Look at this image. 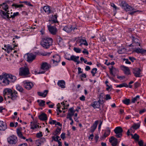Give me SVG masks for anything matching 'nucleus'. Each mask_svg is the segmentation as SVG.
Returning a JSON list of instances; mask_svg holds the SVG:
<instances>
[{
    "instance_id": "nucleus-18",
    "label": "nucleus",
    "mask_w": 146,
    "mask_h": 146,
    "mask_svg": "<svg viewBox=\"0 0 146 146\" xmlns=\"http://www.w3.org/2000/svg\"><path fill=\"white\" fill-rule=\"evenodd\" d=\"M46 142V139L44 137L36 141V144L37 146H40Z\"/></svg>"
},
{
    "instance_id": "nucleus-26",
    "label": "nucleus",
    "mask_w": 146,
    "mask_h": 146,
    "mask_svg": "<svg viewBox=\"0 0 146 146\" xmlns=\"http://www.w3.org/2000/svg\"><path fill=\"white\" fill-rule=\"evenodd\" d=\"M77 41L80 43L79 45V46H81L83 44L85 46H88V43L85 39H79Z\"/></svg>"
},
{
    "instance_id": "nucleus-17",
    "label": "nucleus",
    "mask_w": 146,
    "mask_h": 146,
    "mask_svg": "<svg viewBox=\"0 0 146 146\" xmlns=\"http://www.w3.org/2000/svg\"><path fill=\"white\" fill-rule=\"evenodd\" d=\"M131 38L133 42L132 44H133V46H140V41L139 40L133 36L131 37Z\"/></svg>"
},
{
    "instance_id": "nucleus-33",
    "label": "nucleus",
    "mask_w": 146,
    "mask_h": 146,
    "mask_svg": "<svg viewBox=\"0 0 146 146\" xmlns=\"http://www.w3.org/2000/svg\"><path fill=\"white\" fill-rule=\"evenodd\" d=\"M0 5L5 11H8L7 9H8L9 7L6 2L3 3L2 4H0Z\"/></svg>"
},
{
    "instance_id": "nucleus-47",
    "label": "nucleus",
    "mask_w": 146,
    "mask_h": 146,
    "mask_svg": "<svg viewBox=\"0 0 146 146\" xmlns=\"http://www.w3.org/2000/svg\"><path fill=\"white\" fill-rule=\"evenodd\" d=\"M60 105V104L59 103H58L57 105V114L58 115L59 114V113H61L62 111L60 109V107L59 106Z\"/></svg>"
},
{
    "instance_id": "nucleus-19",
    "label": "nucleus",
    "mask_w": 146,
    "mask_h": 146,
    "mask_svg": "<svg viewBox=\"0 0 146 146\" xmlns=\"http://www.w3.org/2000/svg\"><path fill=\"white\" fill-rule=\"evenodd\" d=\"M18 96V94L16 91H13L11 94L10 96H7L8 98H11V99L13 100H15L16 99Z\"/></svg>"
},
{
    "instance_id": "nucleus-56",
    "label": "nucleus",
    "mask_w": 146,
    "mask_h": 146,
    "mask_svg": "<svg viewBox=\"0 0 146 146\" xmlns=\"http://www.w3.org/2000/svg\"><path fill=\"white\" fill-rule=\"evenodd\" d=\"M68 111L70 112L74 113L75 112V111H74V108L73 107H72L69 109Z\"/></svg>"
},
{
    "instance_id": "nucleus-31",
    "label": "nucleus",
    "mask_w": 146,
    "mask_h": 146,
    "mask_svg": "<svg viewBox=\"0 0 146 146\" xmlns=\"http://www.w3.org/2000/svg\"><path fill=\"white\" fill-rule=\"evenodd\" d=\"M58 85L62 88H64L65 87V81L63 80L58 81L57 83Z\"/></svg>"
},
{
    "instance_id": "nucleus-8",
    "label": "nucleus",
    "mask_w": 146,
    "mask_h": 146,
    "mask_svg": "<svg viewBox=\"0 0 146 146\" xmlns=\"http://www.w3.org/2000/svg\"><path fill=\"white\" fill-rule=\"evenodd\" d=\"M47 27L48 30L50 34L53 35L56 34L57 29L55 27L50 25H48Z\"/></svg>"
},
{
    "instance_id": "nucleus-35",
    "label": "nucleus",
    "mask_w": 146,
    "mask_h": 146,
    "mask_svg": "<svg viewBox=\"0 0 146 146\" xmlns=\"http://www.w3.org/2000/svg\"><path fill=\"white\" fill-rule=\"evenodd\" d=\"M110 74L113 76H115V75L113 74V72H114L115 71H118L117 69L113 67V66H112L111 68H110Z\"/></svg>"
},
{
    "instance_id": "nucleus-3",
    "label": "nucleus",
    "mask_w": 146,
    "mask_h": 146,
    "mask_svg": "<svg viewBox=\"0 0 146 146\" xmlns=\"http://www.w3.org/2000/svg\"><path fill=\"white\" fill-rule=\"evenodd\" d=\"M119 5L122 8L126 11H131V10H134L135 9L128 5L126 2L124 1H122L119 3Z\"/></svg>"
},
{
    "instance_id": "nucleus-12",
    "label": "nucleus",
    "mask_w": 146,
    "mask_h": 146,
    "mask_svg": "<svg viewBox=\"0 0 146 146\" xmlns=\"http://www.w3.org/2000/svg\"><path fill=\"white\" fill-rule=\"evenodd\" d=\"M109 141L111 143L112 146H116L117 144V139L113 136L111 137L109 139Z\"/></svg>"
},
{
    "instance_id": "nucleus-32",
    "label": "nucleus",
    "mask_w": 146,
    "mask_h": 146,
    "mask_svg": "<svg viewBox=\"0 0 146 146\" xmlns=\"http://www.w3.org/2000/svg\"><path fill=\"white\" fill-rule=\"evenodd\" d=\"M39 118L41 120L45 121L47 119V115L46 114L43 113L38 116Z\"/></svg>"
},
{
    "instance_id": "nucleus-45",
    "label": "nucleus",
    "mask_w": 146,
    "mask_h": 146,
    "mask_svg": "<svg viewBox=\"0 0 146 146\" xmlns=\"http://www.w3.org/2000/svg\"><path fill=\"white\" fill-rule=\"evenodd\" d=\"M125 50V49L124 48H121L118 51V52L119 54H122L124 53Z\"/></svg>"
},
{
    "instance_id": "nucleus-11",
    "label": "nucleus",
    "mask_w": 146,
    "mask_h": 146,
    "mask_svg": "<svg viewBox=\"0 0 146 146\" xmlns=\"http://www.w3.org/2000/svg\"><path fill=\"white\" fill-rule=\"evenodd\" d=\"M36 56L32 53L27 54V61L29 63L32 62L35 58Z\"/></svg>"
},
{
    "instance_id": "nucleus-27",
    "label": "nucleus",
    "mask_w": 146,
    "mask_h": 146,
    "mask_svg": "<svg viewBox=\"0 0 146 146\" xmlns=\"http://www.w3.org/2000/svg\"><path fill=\"white\" fill-rule=\"evenodd\" d=\"M123 68V70L125 74L127 75H129L131 74L130 70L128 67L125 66H122Z\"/></svg>"
},
{
    "instance_id": "nucleus-4",
    "label": "nucleus",
    "mask_w": 146,
    "mask_h": 146,
    "mask_svg": "<svg viewBox=\"0 0 146 146\" xmlns=\"http://www.w3.org/2000/svg\"><path fill=\"white\" fill-rule=\"evenodd\" d=\"M114 131L115 133V136L117 138H121L122 136V133L123 131L120 127H117L114 129Z\"/></svg>"
},
{
    "instance_id": "nucleus-53",
    "label": "nucleus",
    "mask_w": 146,
    "mask_h": 146,
    "mask_svg": "<svg viewBox=\"0 0 146 146\" xmlns=\"http://www.w3.org/2000/svg\"><path fill=\"white\" fill-rule=\"evenodd\" d=\"M131 11H132V12H129V13H128L129 14L131 15H133L134 13H135L136 12H141L140 11H139L138 10H136L135 9V10H131Z\"/></svg>"
},
{
    "instance_id": "nucleus-6",
    "label": "nucleus",
    "mask_w": 146,
    "mask_h": 146,
    "mask_svg": "<svg viewBox=\"0 0 146 146\" xmlns=\"http://www.w3.org/2000/svg\"><path fill=\"white\" fill-rule=\"evenodd\" d=\"M53 59H52L50 61L51 64H53L54 65H58V63L60 61V57L58 55H56L53 56Z\"/></svg>"
},
{
    "instance_id": "nucleus-61",
    "label": "nucleus",
    "mask_w": 146,
    "mask_h": 146,
    "mask_svg": "<svg viewBox=\"0 0 146 146\" xmlns=\"http://www.w3.org/2000/svg\"><path fill=\"white\" fill-rule=\"evenodd\" d=\"M74 113H72L71 112L68 113L67 115V117H72V116H73Z\"/></svg>"
},
{
    "instance_id": "nucleus-25",
    "label": "nucleus",
    "mask_w": 146,
    "mask_h": 146,
    "mask_svg": "<svg viewBox=\"0 0 146 146\" xmlns=\"http://www.w3.org/2000/svg\"><path fill=\"white\" fill-rule=\"evenodd\" d=\"M63 30L68 33H69L72 31V26L71 25L66 26L64 27Z\"/></svg>"
},
{
    "instance_id": "nucleus-51",
    "label": "nucleus",
    "mask_w": 146,
    "mask_h": 146,
    "mask_svg": "<svg viewBox=\"0 0 146 146\" xmlns=\"http://www.w3.org/2000/svg\"><path fill=\"white\" fill-rule=\"evenodd\" d=\"M19 15V13L17 12L16 13H13V15H11L10 17L12 19L14 18L16 16H17Z\"/></svg>"
},
{
    "instance_id": "nucleus-23",
    "label": "nucleus",
    "mask_w": 146,
    "mask_h": 146,
    "mask_svg": "<svg viewBox=\"0 0 146 146\" xmlns=\"http://www.w3.org/2000/svg\"><path fill=\"white\" fill-rule=\"evenodd\" d=\"M99 123V121L96 120L95 121L92 126L91 127L90 131L91 133H93L97 128V125Z\"/></svg>"
},
{
    "instance_id": "nucleus-20",
    "label": "nucleus",
    "mask_w": 146,
    "mask_h": 146,
    "mask_svg": "<svg viewBox=\"0 0 146 146\" xmlns=\"http://www.w3.org/2000/svg\"><path fill=\"white\" fill-rule=\"evenodd\" d=\"M24 87L28 90H30L33 86V84L31 82H24Z\"/></svg>"
},
{
    "instance_id": "nucleus-29",
    "label": "nucleus",
    "mask_w": 146,
    "mask_h": 146,
    "mask_svg": "<svg viewBox=\"0 0 146 146\" xmlns=\"http://www.w3.org/2000/svg\"><path fill=\"white\" fill-rule=\"evenodd\" d=\"M17 132L18 136L20 138L23 139H26L25 137L23 136V134L21 131V130L19 129H17Z\"/></svg>"
},
{
    "instance_id": "nucleus-49",
    "label": "nucleus",
    "mask_w": 146,
    "mask_h": 146,
    "mask_svg": "<svg viewBox=\"0 0 146 146\" xmlns=\"http://www.w3.org/2000/svg\"><path fill=\"white\" fill-rule=\"evenodd\" d=\"M56 135V137L54 136L52 137V140L58 142V141H60L58 140V138L60 137L57 135Z\"/></svg>"
},
{
    "instance_id": "nucleus-39",
    "label": "nucleus",
    "mask_w": 146,
    "mask_h": 146,
    "mask_svg": "<svg viewBox=\"0 0 146 146\" xmlns=\"http://www.w3.org/2000/svg\"><path fill=\"white\" fill-rule=\"evenodd\" d=\"M3 75L2 76H0V80H2V82L3 84V85L4 86H5V83H4L3 81L5 80V77L7 75V74L6 73H3Z\"/></svg>"
},
{
    "instance_id": "nucleus-16",
    "label": "nucleus",
    "mask_w": 146,
    "mask_h": 146,
    "mask_svg": "<svg viewBox=\"0 0 146 146\" xmlns=\"http://www.w3.org/2000/svg\"><path fill=\"white\" fill-rule=\"evenodd\" d=\"M79 56H76L72 55L71 56L70 58H67V60H72L75 62H77V64H78L80 63V61L77 60L79 59Z\"/></svg>"
},
{
    "instance_id": "nucleus-63",
    "label": "nucleus",
    "mask_w": 146,
    "mask_h": 146,
    "mask_svg": "<svg viewBox=\"0 0 146 146\" xmlns=\"http://www.w3.org/2000/svg\"><path fill=\"white\" fill-rule=\"evenodd\" d=\"M24 3L27 5H29L31 6H33V5H31L30 3L27 1H25Z\"/></svg>"
},
{
    "instance_id": "nucleus-5",
    "label": "nucleus",
    "mask_w": 146,
    "mask_h": 146,
    "mask_svg": "<svg viewBox=\"0 0 146 146\" xmlns=\"http://www.w3.org/2000/svg\"><path fill=\"white\" fill-rule=\"evenodd\" d=\"M30 74L28 68L26 67H21L20 68L19 74L24 76H26Z\"/></svg>"
},
{
    "instance_id": "nucleus-15",
    "label": "nucleus",
    "mask_w": 146,
    "mask_h": 146,
    "mask_svg": "<svg viewBox=\"0 0 146 146\" xmlns=\"http://www.w3.org/2000/svg\"><path fill=\"white\" fill-rule=\"evenodd\" d=\"M51 65L47 62H44L42 63L41 66V69L43 70H48L50 68Z\"/></svg>"
},
{
    "instance_id": "nucleus-38",
    "label": "nucleus",
    "mask_w": 146,
    "mask_h": 146,
    "mask_svg": "<svg viewBox=\"0 0 146 146\" xmlns=\"http://www.w3.org/2000/svg\"><path fill=\"white\" fill-rule=\"evenodd\" d=\"M140 122L137 123H134L132 126V127L134 130L137 129L140 127Z\"/></svg>"
},
{
    "instance_id": "nucleus-34",
    "label": "nucleus",
    "mask_w": 146,
    "mask_h": 146,
    "mask_svg": "<svg viewBox=\"0 0 146 146\" xmlns=\"http://www.w3.org/2000/svg\"><path fill=\"white\" fill-rule=\"evenodd\" d=\"M30 126L31 129L33 130L36 129L37 127L38 128L39 127V125H37L36 123L33 122H31Z\"/></svg>"
},
{
    "instance_id": "nucleus-37",
    "label": "nucleus",
    "mask_w": 146,
    "mask_h": 146,
    "mask_svg": "<svg viewBox=\"0 0 146 146\" xmlns=\"http://www.w3.org/2000/svg\"><path fill=\"white\" fill-rule=\"evenodd\" d=\"M57 16L56 15H53L51 18V20L52 23H58V22L57 20Z\"/></svg>"
},
{
    "instance_id": "nucleus-30",
    "label": "nucleus",
    "mask_w": 146,
    "mask_h": 146,
    "mask_svg": "<svg viewBox=\"0 0 146 146\" xmlns=\"http://www.w3.org/2000/svg\"><path fill=\"white\" fill-rule=\"evenodd\" d=\"M94 109L96 108H99L100 106V104L98 102L95 101L93 103H92L91 105Z\"/></svg>"
},
{
    "instance_id": "nucleus-60",
    "label": "nucleus",
    "mask_w": 146,
    "mask_h": 146,
    "mask_svg": "<svg viewBox=\"0 0 146 146\" xmlns=\"http://www.w3.org/2000/svg\"><path fill=\"white\" fill-rule=\"evenodd\" d=\"M82 53L84 54H86L87 55H88L89 54L88 51L86 49H84V50L82 51Z\"/></svg>"
},
{
    "instance_id": "nucleus-57",
    "label": "nucleus",
    "mask_w": 146,
    "mask_h": 146,
    "mask_svg": "<svg viewBox=\"0 0 146 146\" xmlns=\"http://www.w3.org/2000/svg\"><path fill=\"white\" fill-rule=\"evenodd\" d=\"M138 144L139 146H143V142L142 140L138 141Z\"/></svg>"
},
{
    "instance_id": "nucleus-55",
    "label": "nucleus",
    "mask_w": 146,
    "mask_h": 146,
    "mask_svg": "<svg viewBox=\"0 0 146 146\" xmlns=\"http://www.w3.org/2000/svg\"><path fill=\"white\" fill-rule=\"evenodd\" d=\"M42 136V133L40 132L39 133H37L36 134V137L37 138H40Z\"/></svg>"
},
{
    "instance_id": "nucleus-10",
    "label": "nucleus",
    "mask_w": 146,
    "mask_h": 146,
    "mask_svg": "<svg viewBox=\"0 0 146 146\" xmlns=\"http://www.w3.org/2000/svg\"><path fill=\"white\" fill-rule=\"evenodd\" d=\"M6 11V12L2 10H0V14L3 19H7L10 18L11 17L9 16V13H8L9 11Z\"/></svg>"
},
{
    "instance_id": "nucleus-14",
    "label": "nucleus",
    "mask_w": 146,
    "mask_h": 146,
    "mask_svg": "<svg viewBox=\"0 0 146 146\" xmlns=\"http://www.w3.org/2000/svg\"><path fill=\"white\" fill-rule=\"evenodd\" d=\"M130 130L128 129L127 132V135L128 136L131 135L132 136V138L134 139L135 140L138 141L139 137V136L136 133H135L133 135L131 133L130 134Z\"/></svg>"
},
{
    "instance_id": "nucleus-22",
    "label": "nucleus",
    "mask_w": 146,
    "mask_h": 146,
    "mask_svg": "<svg viewBox=\"0 0 146 146\" xmlns=\"http://www.w3.org/2000/svg\"><path fill=\"white\" fill-rule=\"evenodd\" d=\"M105 132L103 135V136L102 137V138L105 139L106 137L108 136L110 134L111 130L110 127H106V129L105 130Z\"/></svg>"
},
{
    "instance_id": "nucleus-48",
    "label": "nucleus",
    "mask_w": 146,
    "mask_h": 146,
    "mask_svg": "<svg viewBox=\"0 0 146 146\" xmlns=\"http://www.w3.org/2000/svg\"><path fill=\"white\" fill-rule=\"evenodd\" d=\"M139 96L137 95L135 97L133 98L132 100V102L133 103H135L137 100L139 98Z\"/></svg>"
},
{
    "instance_id": "nucleus-41",
    "label": "nucleus",
    "mask_w": 146,
    "mask_h": 146,
    "mask_svg": "<svg viewBox=\"0 0 146 146\" xmlns=\"http://www.w3.org/2000/svg\"><path fill=\"white\" fill-rule=\"evenodd\" d=\"M16 89L18 91H19L21 92H23V88L20 85H17L16 86Z\"/></svg>"
},
{
    "instance_id": "nucleus-59",
    "label": "nucleus",
    "mask_w": 146,
    "mask_h": 146,
    "mask_svg": "<svg viewBox=\"0 0 146 146\" xmlns=\"http://www.w3.org/2000/svg\"><path fill=\"white\" fill-rule=\"evenodd\" d=\"M129 58L132 62H133L135 60H136L135 58L133 57H129Z\"/></svg>"
},
{
    "instance_id": "nucleus-44",
    "label": "nucleus",
    "mask_w": 146,
    "mask_h": 146,
    "mask_svg": "<svg viewBox=\"0 0 146 146\" xmlns=\"http://www.w3.org/2000/svg\"><path fill=\"white\" fill-rule=\"evenodd\" d=\"M5 47L6 48L7 50L8 51L7 52L8 53H9L10 50H11L13 49V48L11 45L9 44L7 45L6 46L5 45Z\"/></svg>"
},
{
    "instance_id": "nucleus-50",
    "label": "nucleus",
    "mask_w": 146,
    "mask_h": 146,
    "mask_svg": "<svg viewBox=\"0 0 146 146\" xmlns=\"http://www.w3.org/2000/svg\"><path fill=\"white\" fill-rule=\"evenodd\" d=\"M74 51L77 53H80L81 52V50L79 48L74 47Z\"/></svg>"
},
{
    "instance_id": "nucleus-58",
    "label": "nucleus",
    "mask_w": 146,
    "mask_h": 146,
    "mask_svg": "<svg viewBox=\"0 0 146 146\" xmlns=\"http://www.w3.org/2000/svg\"><path fill=\"white\" fill-rule=\"evenodd\" d=\"M65 133H62L60 137L62 139L64 140L65 138Z\"/></svg>"
},
{
    "instance_id": "nucleus-52",
    "label": "nucleus",
    "mask_w": 146,
    "mask_h": 146,
    "mask_svg": "<svg viewBox=\"0 0 146 146\" xmlns=\"http://www.w3.org/2000/svg\"><path fill=\"white\" fill-rule=\"evenodd\" d=\"M50 120L49 121V123L50 124H54L56 123V120H52L51 118H50Z\"/></svg>"
},
{
    "instance_id": "nucleus-42",
    "label": "nucleus",
    "mask_w": 146,
    "mask_h": 146,
    "mask_svg": "<svg viewBox=\"0 0 146 146\" xmlns=\"http://www.w3.org/2000/svg\"><path fill=\"white\" fill-rule=\"evenodd\" d=\"M126 105H129L130 103V100L129 99L126 98L122 101Z\"/></svg>"
},
{
    "instance_id": "nucleus-46",
    "label": "nucleus",
    "mask_w": 146,
    "mask_h": 146,
    "mask_svg": "<svg viewBox=\"0 0 146 146\" xmlns=\"http://www.w3.org/2000/svg\"><path fill=\"white\" fill-rule=\"evenodd\" d=\"M97 69L96 68H93L91 71V72L92 74V76H94L95 74L97 73Z\"/></svg>"
},
{
    "instance_id": "nucleus-54",
    "label": "nucleus",
    "mask_w": 146,
    "mask_h": 146,
    "mask_svg": "<svg viewBox=\"0 0 146 146\" xmlns=\"http://www.w3.org/2000/svg\"><path fill=\"white\" fill-rule=\"evenodd\" d=\"M140 84L139 82H137L134 84V88H137L140 86Z\"/></svg>"
},
{
    "instance_id": "nucleus-13",
    "label": "nucleus",
    "mask_w": 146,
    "mask_h": 146,
    "mask_svg": "<svg viewBox=\"0 0 146 146\" xmlns=\"http://www.w3.org/2000/svg\"><path fill=\"white\" fill-rule=\"evenodd\" d=\"M13 91L10 88H6L4 90L3 94L4 98L5 100L6 98L5 96H10Z\"/></svg>"
},
{
    "instance_id": "nucleus-36",
    "label": "nucleus",
    "mask_w": 146,
    "mask_h": 146,
    "mask_svg": "<svg viewBox=\"0 0 146 146\" xmlns=\"http://www.w3.org/2000/svg\"><path fill=\"white\" fill-rule=\"evenodd\" d=\"M43 9L45 12L48 14H49L51 12V11L50 9V7L48 6H44L43 7Z\"/></svg>"
},
{
    "instance_id": "nucleus-43",
    "label": "nucleus",
    "mask_w": 146,
    "mask_h": 146,
    "mask_svg": "<svg viewBox=\"0 0 146 146\" xmlns=\"http://www.w3.org/2000/svg\"><path fill=\"white\" fill-rule=\"evenodd\" d=\"M61 130V128H59L58 127L55 131L54 135H56L59 134L60 133V132Z\"/></svg>"
},
{
    "instance_id": "nucleus-7",
    "label": "nucleus",
    "mask_w": 146,
    "mask_h": 146,
    "mask_svg": "<svg viewBox=\"0 0 146 146\" xmlns=\"http://www.w3.org/2000/svg\"><path fill=\"white\" fill-rule=\"evenodd\" d=\"M8 143L10 144H15L17 141V139L16 136L12 135L7 138Z\"/></svg>"
},
{
    "instance_id": "nucleus-1",
    "label": "nucleus",
    "mask_w": 146,
    "mask_h": 146,
    "mask_svg": "<svg viewBox=\"0 0 146 146\" xmlns=\"http://www.w3.org/2000/svg\"><path fill=\"white\" fill-rule=\"evenodd\" d=\"M52 42L53 40L51 38L45 37L42 39L40 44L44 48L48 49L52 45Z\"/></svg>"
},
{
    "instance_id": "nucleus-24",
    "label": "nucleus",
    "mask_w": 146,
    "mask_h": 146,
    "mask_svg": "<svg viewBox=\"0 0 146 146\" xmlns=\"http://www.w3.org/2000/svg\"><path fill=\"white\" fill-rule=\"evenodd\" d=\"M134 51L137 53H146V50H144L143 48H136L134 50Z\"/></svg>"
},
{
    "instance_id": "nucleus-28",
    "label": "nucleus",
    "mask_w": 146,
    "mask_h": 146,
    "mask_svg": "<svg viewBox=\"0 0 146 146\" xmlns=\"http://www.w3.org/2000/svg\"><path fill=\"white\" fill-rule=\"evenodd\" d=\"M48 90H45L43 92H37V94L38 95L40 96L45 97L46 96L47 94L48 93Z\"/></svg>"
},
{
    "instance_id": "nucleus-2",
    "label": "nucleus",
    "mask_w": 146,
    "mask_h": 146,
    "mask_svg": "<svg viewBox=\"0 0 146 146\" xmlns=\"http://www.w3.org/2000/svg\"><path fill=\"white\" fill-rule=\"evenodd\" d=\"M4 79L3 82L5 83V86H7L9 84L10 82H14L16 80L17 78L15 76L7 74Z\"/></svg>"
},
{
    "instance_id": "nucleus-40",
    "label": "nucleus",
    "mask_w": 146,
    "mask_h": 146,
    "mask_svg": "<svg viewBox=\"0 0 146 146\" xmlns=\"http://www.w3.org/2000/svg\"><path fill=\"white\" fill-rule=\"evenodd\" d=\"M37 102L39 103L38 104L40 106L43 107L45 105V102L44 100H38Z\"/></svg>"
},
{
    "instance_id": "nucleus-9",
    "label": "nucleus",
    "mask_w": 146,
    "mask_h": 146,
    "mask_svg": "<svg viewBox=\"0 0 146 146\" xmlns=\"http://www.w3.org/2000/svg\"><path fill=\"white\" fill-rule=\"evenodd\" d=\"M141 70L139 68H135L133 69V73L136 77H140L141 76Z\"/></svg>"
},
{
    "instance_id": "nucleus-64",
    "label": "nucleus",
    "mask_w": 146,
    "mask_h": 146,
    "mask_svg": "<svg viewBox=\"0 0 146 146\" xmlns=\"http://www.w3.org/2000/svg\"><path fill=\"white\" fill-rule=\"evenodd\" d=\"M111 99V98L109 94H107L106 95V100H108Z\"/></svg>"
},
{
    "instance_id": "nucleus-62",
    "label": "nucleus",
    "mask_w": 146,
    "mask_h": 146,
    "mask_svg": "<svg viewBox=\"0 0 146 146\" xmlns=\"http://www.w3.org/2000/svg\"><path fill=\"white\" fill-rule=\"evenodd\" d=\"M123 60H125V63L126 64H131V62L129 61L128 59L124 58Z\"/></svg>"
},
{
    "instance_id": "nucleus-21",
    "label": "nucleus",
    "mask_w": 146,
    "mask_h": 146,
    "mask_svg": "<svg viewBox=\"0 0 146 146\" xmlns=\"http://www.w3.org/2000/svg\"><path fill=\"white\" fill-rule=\"evenodd\" d=\"M7 128L6 123L2 121H0V131L5 130Z\"/></svg>"
}]
</instances>
